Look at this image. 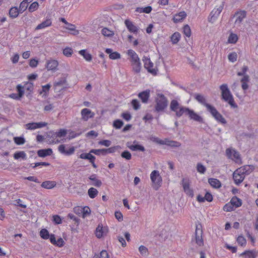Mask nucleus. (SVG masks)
<instances>
[{
    "instance_id": "obj_52",
    "label": "nucleus",
    "mask_w": 258,
    "mask_h": 258,
    "mask_svg": "<svg viewBox=\"0 0 258 258\" xmlns=\"http://www.w3.org/2000/svg\"><path fill=\"white\" fill-rule=\"evenodd\" d=\"M14 142L18 145H23L25 143V140L23 137H15L14 138Z\"/></svg>"
},
{
    "instance_id": "obj_44",
    "label": "nucleus",
    "mask_w": 258,
    "mask_h": 258,
    "mask_svg": "<svg viewBox=\"0 0 258 258\" xmlns=\"http://www.w3.org/2000/svg\"><path fill=\"white\" fill-rule=\"evenodd\" d=\"M67 25H68V26L66 27V28L67 29H68L69 30L72 31V34H73L74 35H76L79 34V30L76 29V26L75 25L70 24L68 23Z\"/></svg>"
},
{
    "instance_id": "obj_18",
    "label": "nucleus",
    "mask_w": 258,
    "mask_h": 258,
    "mask_svg": "<svg viewBox=\"0 0 258 258\" xmlns=\"http://www.w3.org/2000/svg\"><path fill=\"white\" fill-rule=\"evenodd\" d=\"M52 25V19L50 18L46 17L45 21L42 22L40 24L38 25L35 28V30L44 29L45 28L50 27Z\"/></svg>"
},
{
    "instance_id": "obj_61",
    "label": "nucleus",
    "mask_w": 258,
    "mask_h": 258,
    "mask_svg": "<svg viewBox=\"0 0 258 258\" xmlns=\"http://www.w3.org/2000/svg\"><path fill=\"white\" fill-rule=\"evenodd\" d=\"M223 210L226 212H230L234 210V207L232 204L229 202L225 205L223 207Z\"/></svg>"
},
{
    "instance_id": "obj_24",
    "label": "nucleus",
    "mask_w": 258,
    "mask_h": 258,
    "mask_svg": "<svg viewBox=\"0 0 258 258\" xmlns=\"http://www.w3.org/2000/svg\"><path fill=\"white\" fill-rule=\"evenodd\" d=\"M257 252L255 250H245L240 254V256H244L245 258H256Z\"/></svg>"
},
{
    "instance_id": "obj_32",
    "label": "nucleus",
    "mask_w": 258,
    "mask_h": 258,
    "mask_svg": "<svg viewBox=\"0 0 258 258\" xmlns=\"http://www.w3.org/2000/svg\"><path fill=\"white\" fill-rule=\"evenodd\" d=\"M195 99L200 103L204 105L208 109L207 105H210L206 103V100L204 96L200 94H197L195 95Z\"/></svg>"
},
{
    "instance_id": "obj_14",
    "label": "nucleus",
    "mask_w": 258,
    "mask_h": 258,
    "mask_svg": "<svg viewBox=\"0 0 258 258\" xmlns=\"http://www.w3.org/2000/svg\"><path fill=\"white\" fill-rule=\"evenodd\" d=\"M203 231L201 228L196 227L195 234H196V242L199 246H202L204 245V241L202 237Z\"/></svg>"
},
{
    "instance_id": "obj_7",
    "label": "nucleus",
    "mask_w": 258,
    "mask_h": 258,
    "mask_svg": "<svg viewBox=\"0 0 258 258\" xmlns=\"http://www.w3.org/2000/svg\"><path fill=\"white\" fill-rule=\"evenodd\" d=\"M208 111H209L214 118L218 122L225 124L226 123V119L223 116L217 111L216 108L211 105H207Z\"/></svg>"
},
{
    "instance_id": "obj_23",
    "label": "nucleus",
    "mask_w": 258,
    "mask_h": 258,
    "mask_svg": "<svg viewBox=\"0 0 258 258\" xmlns=\"http://www.w3.org/2000/svg\"><path fill=\"white\" fill-rule=\"evenodd\" d=\"M186 16V13L184 11H181L178 14H175L172 20L174 23H177L184 19Z\"/></svg>"
},
{
    "instance_id": "obj_2",
    "label": "nucleus",
    "mask_w": 258,
    "mask_h": 258,
    "mask_svg": "<svg viewBox=\"0 0 258 258\" xmlns=\"http://www.w3.org/2000/svg\"><path fill=\"white\" fill-rule=\"evenodd\" d=\"M220 89L221 91L222 99L225 101L227 102L232 107L234 108H237L238 106L234 102V98L228 87L227 84H223L221 85L220 86Z\"/></svg>"
},
{
    "instance_id": "obj_33",
    "label": "nucleus",
    "mask_w": 258,
    "mask_h": 258,
    "mask_svg": "<svg viewBox=\"0 0 258 258\" xmlns=\"http://www.w3.org/2000/svg\"><path fill=\"white\" fill-rule=\"evenodd\" d=\"M209 184L214 188H219L221 186L220 181L216 178H209L208 180Z\"/></svg>"
},
{
    "instance_id": "obj_9",
    "label": "nucleus",
    "mask_w": 258,
    "mask_h": 258,
    "mask_svg": "<svg viewBox=\"0 0 258 258\" xmlns=\"http://www.w3.org/2000/svg\"><path fill=\"white\" fill-rule=\"evenodd\" d=\"M242 169H236L233 173V178L236 184L238 185L241 183L245 178V175L241 171Z\"/></svg>"
},
{
    "instance_id": "obj_36",
    "label": "nucleus",
    "mask_w": 258,
    "mask_h": 258,
    "mask_svg": "<svg viewBox=\"0 0 258 258\" xmlns=\"http://www.w3.org/2000/svg\"><path fill=\"white\" fill-rule=\"evenodd\" d=\"M67 134V130L65 129H60L59 131L56 132H52V137H64L66 136Z\"/></svg>"
},
{
    "instance_id": "obj_49",
    "label": "nucleus",
    "mask_w": 258,
    "mask_h": 258,
    "mask_svg": "<svg viewBox=\"0 0 258 258\" xmlns=\"http://www.w3.org/2000/svg\"><path fill=\"white\" fill-rule=\"evenodd\" d=\"M238 40V37L236 34L231 33L228 39V41L230 43H235Z\"/></svg>"
},
{
    "instance_id": "obj_20",
    "label": "nucleus",
    "mask_w": 258,
    "mask_h": 258,
    "mask_svg": "<svg viewBox=\"0 0 258 258\" xmlns=\"http://www.w3.org/2000/svg\"><path fill=\"white\" fill-rule=\"evenodd\" d=\"M150 93L149 90H146L139 93L138 97L143 103H147L148 102L150 97Z\"/></svg>"
},
{
    "instance_id": "obj_46",
    "label": "nucleus",
    "mask_w": 258,
    "mask_h": 258,
    "mask_svg": "<svg viewBox=\"0 0 258 258\" xmlns=\"http://www.w3.org/2000/svg\"><path fill=\"white\" fill-rule=\"evenodd\" d=\"M51 85L49 84H47L45 85L42 86V90L39 92V94L40 95L43 94V95H47V93L48 92Z\"/></svg>"
},
{
    "instance_id": "obj_22",
    "label": "nucleus",
    "mask_w": 258,
    "mask_h": 258,
    "mask_svg": "<svg viewBox=\"0 0 258 258\" xmlns=\"http://www.w3.org/2000/svg\"><path fill=\"white\" fill-rule=\"evenodd\" d=\"M18 94L13 93L10 95V97L13 99H19L24 95V91L23 87L20 85H18L17 87Z\"/></svg>"
},
{
    "instance_id": "obj_47",
    "label": "nucleus",
    "mask_w": 258,
    "mask_h": 258,
    "mask_svg": "<svg viewBox=\"0 0 258 258\" xmlns=\"http://www.w3.org/2000/svg\"><path fill=\"white\" fill-rule=\"evenodd\" d=\"M40 235L41 237L44 239H49L50 234L47 230L42 229L40 232Z\"/></svg>"
},
{
    "instance_id": "obj_53",
    "label": "nucleus",
    "mask_w": 258,
    "mask_h": 258,
    "mask_svg": "<svg viewBox=\"0 0 258 258\" xmlns=\"http://www.w3.org/2000/svg\"><path fill=\"white\" fill-rule=\"evenodd\" d=\"M183 32L184 34L188 37L191 35V30L190 27L188 25H185L183 28Z\"/></svg>"
},
{
    "instance_id": "obj_13",
    "label": "nucleus",
    "mask_w": 258,
    "mask_h": 258,
    "mask_svg": "<svg viewBox=\"0 0 258 258\" xmlns=\"http://www.w3.org/2000/svg\"><path fill=\"white\" fill-rule=\"evenodd\" d=\"M226 155L228 158L232 160H237L240 158L239 153L236 150L230 148L226 150Z\"/></svg>"
},
{
    "instance_id": "obj_42",
    "label": "nucleus",
    "mask_w": 258,
    "mask_h": 258,
    "mask_svg": "<svg viewBox=\"0 0 258 258\" xmlns=\"http://www.w3.org/2000/svg\"><path fill=\"white\" fill-rule=\"evenodd\" d=\"M132 66L133 68V71L136 73H139L141 71V63L140 61L136 62H132Z\"/></svg>"
},
{
    "instance_id": "obj_45",
    "label": "nucleus",
    "mask_w": 258,
    "mask_h": 258,
    "mask_svg": "<svg viewBox=\"0 0 258 258\" xmlns=\"http://www.w3.org/2000/svg\"><path fill=\"white\" fill-rule=\"evenodd\" d=\"M98 192V190L94 187L90 188L88 191V195L91 199L95 198L97 195Z\"/></svg>"
},
{
    "instance_id": "obj_16",
    "label": "nucleus",
    "mask_w": 258,
    "mask_h": 258,
    "mask_svg": "<svg viewBox=\"0 0 258 258\" xmlns=\"http://www.w3.org/2000/svg\"><path fill=\"white\" fill-rule=\"evenodd\" d=\"M58 151L65 155H71L74 154L75 151L74 147H72L69 150H66L65 145L63 144L60 145L58 147Z\"/></svg>"
},
{
    "instance_id": "obj_30",
    "label": "nucleus",
    "mask_w": 258,
    "mask_h": 258,
    "mask_svg": "<svg viewBox=\"0 0 258 258\" xmlns=\"http://www.w3.org/2000/svg\"><path fill=\"white\" fill-rule=\"evenodd\" d=\"M239 169H242L241 171H243V173L245 175L250 174L254 169V167L252 165H247L239 168Z\"/></svg>"
},
{
    "instance_id": "obj_4",
    "label": "nucleus",
    "mask_w": 258,
    "mask_h": 258,
    "mask_svg": "<svg viewBox=\"0 0 258 258\" xmlns=\"http://www.w3.org/2000/svg\"><path fill=\"white\" fill-rule=\"evenodd\" d=\"M248 70V67L247 66H244L242 69V72H239L237 73L238 76H243L241 79L240 82H241V87L243 90H246L248 88V85L247 82L249 81V76L246 74V72Z\"/></svg>"
},
{
    "instance_id": "obj_51",
    "label": "nucleus",
    "mask_w": 258,
    "mask_h": 258,
    "mask_svg": "<svg viewBox=\"0 0 258 258\" xmlns=\"http://www.w3.org/2000/svg\"><path fill=\"white\" fill-rule=\"evenodd\" d=\"M139 250L143 256H147L148 255V249L144 245H141L139 247Z\"/></svg>"
},
{
    "instance_id": "obj_29",
    "label": "nucleus",
    "mask_w": 258,
    "mask_h": 258,
    "mask_svg": "<svg viewBox=\"0 0 258 258\" xmlns=\"http://www.w3.org/2000/svg\"><path fill=\"white\" fill-rule=\"evenodd\" d=\"M105 52L109 54V58L111 59H116L120 58V54L117 52H112L110 48H106Z\"/></svg>"
},
{
    "instance_id": "obj_34",
    "label": "nucleus",
    "mask_w": 258,
    "mask_h": 258,
    "mask_svg": "<svg viewBox=\"0 0 258 258\" xmlns=\"http://www.w3.org/2000/svg\"><path fill=\"white\" fill-rule=\"evenodd\" d=\"M233 207H235V208L239 207L242 205V201L241 200L237 198V197H233L230 202Z\"/></svg>"
},
{
    "instance_id": "obj_10",
    "label": "nucleus",
    "mask_w": 258,
    "mask_h": 258,
    "mask_svg": "<svg viewBox=\"0 0 258 258\" xmlns=\"http://www.w3.org/2000/svg\"><path fill=\"white\" fill-rule=\"evenodd\" d=\"M246 16V12L244 10H239L237 11L234 15V17H236L235 21V24L237 26H240L243 19Z\"/></svg>"
},
{
    "instance_id": "obj_58",
    "label": "nucleus",
    "mask_w": 258,
    "mask_h": 258,
    "mask_svg": "<svg viewBox=\"0 0 258 258\" xmlns=\"http://www.w3.org/2000/svg\"><path fill=\"white\" fill-rule=\"evenodd\" d=\"M38 3L37 2H33L29 6L28 10L30 12H33L38 9Z\"/></svg>"
},
{
    "instance_id": "obj_1",
    "label": "nucleus",
    "mask_w": 258,
    "mask_h": 258,
    "mask_svg": "<svg viewBox=\"0 0 258 258\" xmlns=\"http://www.w3.org/2000/svg\"><path fill=\"white\" fill-rule=\"evenodd\" d=\"M184 114L187 116L190 120L198 122L200 123L204 122V118L195 112L193 110L190 109L189 108L185 107H181L179 108L178 112L177 113V116L179 117Z\"/></svg>"
},
{
    "instance_id": "obj_54",
    "label": "nucleus",
    "mask_w": 258,
    "mask_h": 258,
    "mask_svg": "<svg viewBox=\"0 0 258 258\" xmlns=\"http://www.w3.org/2000/svg\"><path fill=\"white\" fill-rule=\"evenodd\" d=\"M80 211L83 218H85L86 216L90 214L91 211L88 207H84V208H81V210H80Z\"/></svg>"
},
{
    "instance_id": "obj_57",
    "label": "nucleus",
    "mask_w": 258,
    "mask_h": 258,
    "mask_svg": "<svg viewBox=\"0 0 258 258\" xmlns=\"http://www.w3.org/2000/svg\"><path fill=\"white\" fill-rule=\"evenodd\" d=\"M121 157L127 160H129L132 158V155L129 151H124L121 153Z\"/></svg>"
},
{
    "instance_id": "obj_17",
    "label": "nucleus",
    "mask_w": 258,
    "mask_h": 258,
    "mask_svg": "<svg viewBox=\"0 0 258 258\" xmlns=\"http://www.w3.org/2000/svg\"><path fill=\"white\" fill-rule=\"evenodd\" d=\"M124 24L128 30L134 34H137L138 32L139 29L138 27L135 26L133 23L128 19H126L124 21Z\"/></svg>"
},
{
    "instance_id": "obj_5",
    "label": "nucleus",
    "mask_w": 258,
    "mask_h": 258,
    "mask_svg": "<svg viewBox=\"0 0 258 258\" xmlns=\"http://www.w3.org/2000/svg\"><path fill=\"white\" fill-rule=\"evenodd\" d=\"M151 179L152 182L153 188L157 190L161 186L162 178L157 170L153 171L150 175Z\"/></svg>"
},
{
    "instance_id": "obj_28",
    "label": "nucleus",
    "mask_w": 258,
    "mask_h": 258,
    "mask_svg": "<svg viewBox=\"0 0 258 258\" xmlns=\"http://www.w3.org/2000/svg\"><path fill=\"white\" fill-rule=\"evenodd\" d=\"M56 185V183L54 181H45L42 183L41 186L45 189H52Z\"/></svg>"
},
{
    "instance_id": "obj_43",
    "label": "nucleus",
    "mask_w": 258,
    "mask_h": 258,
    "mask_svg": "<svg viewBox=\"0 0 258 258\" xmlns=\"http://www.w3.org/2000/svg\"><path fill=\"white\" fill-rule=\"evenodd\" d=\"M104 233L102 226L99 225L96 229V236L97 238H100L103 236Z\"/></svg>"
},
{
    "instance_id": "obj_27",
    "label": "nucleus",
    "mask_w": 258,
    "mask_h": 258,
    "mask_svg": "<svg viewBox=\"0 0 258 258\" xmlns=\"http://www.w3.org/2000/svg\"><path fill=\"white\" fill-rule=\"evenodd\" d=\"M53 152L51 149L48 148L46 149H41L38 151L37 154L39 157H45L47 156H50L52 154Z\"/></svg>"
},
{
    "instance_id": "obj_39",
    "label": "nucleus",
    "mask_w": 258,
    "mask_h": 258,
    "mask_svg": "<svg viewBox=\"0 0 258 258\" xmlns=\"http://www.w3.org/2000/svg\"><path fill=\"white\" fill-rule=\"evenodd\" d=\"M152 8L151 6H147L145 8L138 7L136 8V11L140 13H144L149 14L152 11Z\"/></svg>"
},
{
    "instance_id": "obj_31",
    "label": "nucleus",
    "mask_w": 258,
    "mask_h": 258,
    "mask_svg": "<svg viewBox=\"0 0 258 258\" xmlns=\"http://www.w3.org/2000/svg\"><path fill=\"white\" fill-rule=\"evenodd\" d=\"M80 55L83 56L84 58L87 61H91L92 59V55L87 52L85 49H82L79 51Z\"/></svg>"
},
{
    "instance_id": "obj_3",
    "label": "nucleus",
    "mask_w": 258,
    "mask_h": 258,
    "mask_svg": "<svg viewBox=\"0 0 258 258\" xmlns=\"http://www.w3.org/2000/svg\"><path fill=\"white\" fill-rule=\"evenodd\" d=\"M155 111L157 112H163L168 105L167 98L162 94H158L155 100Z\"/></svg>"
},
{
    "instance_id": "obj_11",
    "label": "nucleus",
    "mask_w": 258,
    "mask_h": 258,
    "mask_svg": "<svg viewBox=\"0 0 258 258\" xmlns=\"http://www.w3.org/2000/svg\"><path fill=\"white\" fill-rule=\"evenodd\" d=\"M67 84V80L65 79H62L57 82H55L53 84V89L55 92L59 93L66 88L64 85Z\"/></svg>"
},
{
    "instance_id": "obj_50",
    "label": "nucleus",
    "mask_w": 258,
    "mask_h": 258,
    "mask_svg": "<svg viewBox=\"0 0 258 258\" xmlns=\"http://www.w3.org/2000/svg\"><path fill=\"white\" fill-rule=\"evenodd\" d=\"M93 258H109V255L106 250H103L101 251L100 255L95 254Z\"/></svg>"
},
{
    "instance_id": "obj_19",
    "label": "nucleus",
    "mask_w": 258,
    "mask_h": 258,
    "mask_svg": "<svg viewBox=\"0 0 258 258\" xmlns=\"http://www.w3.org/2000/svg\"><path fill=\"white\" fill-rule=\"evenodd\" d=\"M81 115L82 119L86 121L89 118L93 117L94 113L88 108H84L81 111Z\"/></svg>"
},
{
    "instance_id": "obj_63",
    "label": "nucleus",
    "mask_w": 258,
    "mask_h": 258,
    "mask_svg": "<svg viewBox=\"0 0 258 258\" xmlns=\"http://www.w3.org/2000/svg\"><path fill=\"white\" fill-rule=\"evenodd\" d=\"M28 7V4L25 2H22L20 5L19 11L22 13L24 12Z\"/></svg>"
},
{
    "instance_id": "obj_6",
    "label": "nucleus",
    "mask_w": 258,
    "mask_h": 258,
    "mask_svg": "<svg viewBox=\"0 0 258 258\" xmlns=\"http://www.w3.org/2000/svg\"><path fill=\"white\" fill-rule=\"evenodd\" d=\"M224 4L225 2L224 1L220 2L219 4L216 6L212 11L210 15V17L209 18V22L213 23L216 19L218 18L223 9Z\"/></svg>"
},
{
    "instance_id": "obj_60",
    "label": "nucleus",
    "mask_w": 258,
    "mask_h": 258,
    "mask_svg": "<svg viewBox=\"0 0 258 258\" xmlns=\"http://www.w3.org/2000/svg\"><path fill=\"white\" fill-rule=\"evenodd\" d=\"M237 57V55L236 53L234 52L229 53L228 55V59L232 62H234L236 60Z\"/></svg>"
},
{
    "instance_id": "obj_25",
    "label": "nucleus",
    "mask_w": 258,
    "mask_h": 258,
    "mask_svg": "<svg viewBox=\"0 0 258 258\" xmlns=\"http://www.w3.org/2000/svg\"><path fill=\"white\" fill-rule=\"evenodd\" d=\"M181 106H179V104L178 101L176 100H172L170 102V108L172 111L175 112V114L177 116V113L178 112L180 107Z\"/></svg>"
},
{
    "instance_id": "obj_40",
    "label": "nucleus",
    "mask_w": 258,
    "mask_h": 258,
    "mask_svg": "<svg viewBox=\"0 0 258 258\" xmlns=\"http://www.w3.org/2000/svg\"><path fill=\"white\" fill-rule=\"evenodd\" d=\"M89 178L91 180L94 181V183H93V185L97 186V187H100L102 185L101 181L96 178L95 174H93V175H91L89 177Z\"/></svg>"
},
{
    "instance_id": "obj_59",
    "label": "nucleus",
    "mask_w": 258,
    "mask_h": 258,
    "mask_svg": "<svg viewBox=\"0 0 258 258\" xmlns=\"http://www.w3.org/2000/svg\"><path fill=\"white\" fill-rule=\"evenodd\" d=\"M238 243L241 246H243L246 244V240L245 238L241 235L239 236L237 238Z\"/></svg>"
},
{
    "instance_id": "obj_62",
    "label": "nucleus",
    "mask_w": 258,
    "mask_h": 258,
    "mask_svg": "<svg viewBox=\"0 0 258 258\" xmlns=\"http://www.w3.org/2000/svg\"><path fill=\"white\" fill-rule=\"evenodd\" d=\"M132 104L135 110H138L140 108V104L137 99H134L132 101Z\"/></svg>"
},
{
    "instance_id": "obj_48",
    "label": "nucleus",
    "mask_w": 258,
    "mask_h": 258,
    "mask_svg": "<svg viewBox=\"0 0 258 258\" xmlns=\"http://www.w3.org/2000/svg\"><path fill=\"white\" fill-rule=\"evenodd\" d=\"M101 32L102 34L105 36L110 37L114 35L113 32L107 28H103L101 30Z\"/></svg>"
},
{
    "instance_id": "obj_55",
    "label": "nucleus",
    "mask_w": 258,
    "mask_h": 258,
    "mask_svg": "<svg viewBox=\"0 0 258 258\" xmlns=\"http://www.w3.org/2000/svg\"><path fill=\"white\" fill-rule=\"evenodd\" d=\"M123 122L120 119H116L114 121L113 123V126L116 129H119L123 125Z\"/></svg>"
},
{
    "instance_id": "obj_64",
    "label": "nucleus",
    "mask_w": 258,
    "mask_h": 258,
    "mask_svg": "<svg viewBox=\"0 0 258 258\" xmlns=\"http://www.w3.org/2000/svg\"><path fill=\"white\" fill-rule=\"evenodd\" d=\"M197 171L201 173H204L206 171V167L201 163H198L197 166Z\"/></svg>"
},
{
    "instance_id": "obj_37",
    "label": "nucleus",
    "mask_w": 258,
    "mask_h": 258,
    "mask_svg": "<svg viewBox=\"0 0 258 258\" xmlns=\"http://www.w3.org/2000/svg\"><path fill=\"white\" fill-rule=\"evenodd\" d=\"M121 148L120 146L119 145L111 147L108 149H104V150H102L103 152V155H105L108 153H114L117 149Z\"/></svg>"
},
{
    "instance_id": "obj_8",
    "label": "nucleus",
    "mask_w": 258,
    "mask_h": 258,
    "mask_svg": "<svg viewBox=\"0 0 258 258\" xmlns=\"http://www.w3.org/2000/svg\"><path fill=\"white\" fill-rule=\"evenodd\" d=\"M143 61L144 63V67L146 69L148 72L153 75H156L158 72V69L156 68H153L154 64L151 61L149 58L144 57Z\"/></svg>"
},
{
    "instance_id": "obj_21",
    "label": "nucleus",
    "mask_w": 258,
    "mask_h": 258,
    "mask_svg": "<svg viewBox=\"0 0 258 258\" xmlns=\"http://www.w3.org/2000/svg\"><path fill=\"white\" fill-rule=\"evenodd\" d=\"M58 64V63L57 60L51 59L47 61L46 68L48 71H55L56 70Z\"/></svg>"
},
{
    "instance_id": "obj_38",
    "label": "nucleus",
    "mask_w": 258,
    "mask_h": 258,
    "mask_svg": "<svg viewBox=\"0 0 258 258\" xmlns=\"http://www.w3.org/2000/svg\"><path fill=\"white\" fill-rule=\"evenodd\" d=\"M180 36L181 35L179 33L177 32L174 33L170 37V39L172 44H177L180 39Z\"/></svg>"
},
{
    "instance_id": "obj_26",
    "label": "nucleus",
    "mask_w": 258,
    "mask_h": 258,
    "mask_svg": "<svg viewBox=\"0 0 258 258\" xmlns=\"http://www.w3.org/2000/svg\"><path fill=\"white\" fill-rule=\"evenodd\" d=\"M164 145L173 148L180 147L181 145V143H179V142L173 140H170L167 138L165 139Z\"/></svg>"
},
{
    "instance_id": "obj_35",
    "label": "nucleus",
    "mask_w": 258,
    "mask_h": 258,
    "mask_svg": "<svg viewBox=\"0 0 258 258\" xmlns=\"http://www.w3.org/2000/svg\"><path fill=\"white\" fill-rule=\"evenodd\" d=\"M20 13V11L18 9L17 7H15L11 8V9L9 11V15L10 17L12 18H17L19 14Z\"/></svg>"
},
{
    "instance_id": "obj_41",
    "label": "nucleus",
    "mask_w": 258,
    "mask_h": 258,
    "mask_svg": "<svg viewBox=\"0 0 258 258\" xmlns=\"http://www.w3.org/2000/svg\"><path fill=\"white\" fill-rule=\"evenodd\" d=\"M14 158L15 159H19L22 158L23 159H26V154L24 151H18L15 153L14 154Z\"/></svg>"
},
{
    "instance_id": "obj_56",
    "label": "nucleus",
    "mask_w": 258,
    "mask_h": 258,
    "mask_svg": "<svg viewBox=\"0 0 258 258\" xmlns=\"http://www.w3.org/2000/svg\"><path fill=\"white\" fill-rule=\"evenodd\" d=\"M73 52V49L71 47H67L63 50V55L67 57L71 56L72 55Z\"/></svg>"
},
{
    "instance_id": "obj_15",
    "label": "nucleus",
    "mask_w": 258,
    "mask_h": 258,
    "mask_svg": "<svg viewBox=\"0 0 258 258\" xmlns=\"http://www.w3.org/2000/svg\"><path fill=\"white\" fill-rule=\"evenodd\" d=\"M47 123L45 122H30L27 123L25 126L27 130H33L36 128H41L46 126Z\"/></svg>"
},
{
    "instance_id": "obj_12",
    "label": "nucleus",
    "mask_w": 258,
    "mask_h": 258,
    "mask_svg": "<svg viewBox=\"0 0 258 258\" xmlns=\"http://www.w3.org/2000/svg\"><path fill=\"white\" fill-rule=\"evenodd\" d=\"M182 185L184 191L188 196L192 197L194 196V191L189 187V179L187 178H183L182 180Z\"/></svg>"
}]
</instances>
